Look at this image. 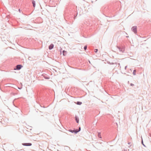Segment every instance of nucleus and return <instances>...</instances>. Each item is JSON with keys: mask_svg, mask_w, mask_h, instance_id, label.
<instances>
[{"mask_svg": "<svg viewBox=\"0 0 151 151\" xmlns=\"http://www.w3.org/2000/svg\"><path fill=\"white\" fill-rule=\"evenodd\" d=\"M22 145L24 146H31L32 145V144L30 143H22Z\"/></svg>", "mask_w": 151, "mask_h": 151, "instance_id": "39448f33", "label": "nucleus"}, {"mask_svg": "<svg viewBox=\"0 0 151 151\" xmlns=\"http://www.w3.org/2000/svg\"><path fill=\"white\" fill-rule=\"evenodd\" d=\"M131 142H129L128 143V144L129 145H130V144H131Z\"/></svg>", "mask_w": 151, "mask_h": 151, "instance_id": "5701e85b", "label": "nucleus"}, {"mask_svg": "<svg viewBox=\"0 0 151 151\" xmlns=\"http://www.w3.org/2000/svg\"><path fill=\"white\" fill-rule=\"evenodd\" d=\"M19 12H20V13L21 12V10H20V9H19Z\"/></svg>", "mask_w": 151, "mask_h": 151, "instance_id": "4be33fe9", "label": "nucleus"}, {"mask_svg": "<svg viewBox=\"0 0 151 151\" xmlns=\"http://www.w3.org/2000/svg\"><path fill=\"white\" fill-rule=\"evenodd\" d=\"M62 50V49L61 48V49L60 50V52H61Z\"/></svg>", "mask_w": 151, "mask_h": 151, "instance_id": "412c9836", "label": "nucleus"}, {"mask_svg": "<svg viewBox=\"0 0 151 151\" xmlns=\"http://www.w3.org/2000/svg\"><path fill=\"white\" fill-rule=\"evenodd\" d=\"M68 131L70 132H71L72 133H74L75 134H76L78 132H79V131H76V129H74L73 130L69 129L68 130Z\"/></svg>", "mask_w": 151, "mask_h": 151, "instance_id": "7ed1b4c3", "label": "nucleus"}, {"mask_svg": "<svg viewBox=\"0 0 151 151\" xmlns=\"http://www.w3.org/2000/svg\"><path fill=\"white\" fill-rule=\"evenodd\" d=\"M149 136H150V137H151V134H149Z\"/></svg>", "mask_w": 151, "mask_h": 151, "instance_id": "b1692460", "label": "nucleus"}, {"mask_svg": "<svg viewBox=\"0 0 151 151\" xmlns=\"http://www.w3.org/2000/svg\"><path fill=\"white\" fill-rule=\"evenodd\" d=\"M98 137L99 138H101V136L100 133H98Z\"/></svg>", "mask_w": 151, "mask_h": 151, "instance_id": "ddd939ff", "label": "nucleus"}, {"mask_svg": "<svg viewBox=\"0 0 151 151\" xmlns=\"http://www.w3.org/2000/svg\"><path fill=\"white\" fill-rule=\"evenodd\" d=\"M76 15H74V19H75L76 18V17L77 14H78V12H77V7H76Z\"/></svg>", "mask_w": 151, "mask_h": 151, "instance_id": "1a4fd4ad", "label": "nucleus"}, {"mask_svg": "<svg viewBox=\"0 0 151 151\" xmlns=\"http://www.w3.org/2000/svg\"><path fill=\"white\" fill-rule=\"evenodd\" d=\"M130 85L132 86H134V85L133 84H132V83H131Z\"/></svg>", "mask_w": 151, "mask_h": 151, "instance_id": "a211bd4d", "label": "nucleus"}, {"mask_svg": "<svg viewBox=\"0 0 151 151\" xmlns=\"http://www.w3.org/2000/svg\"><path fill=\"white\" fill-rule=\"evenodd\" d=\"M98 51V50L97 49H95L94 50V52H97Z\"/></svg>", "mask_w": 151, "mask_h": 151, "instance_id": "dca6fc26", "label": "nucleus"}, {"mask_svg": "<svg viewBox=\"0 0 151 151\" xmlns=\"http://www.w3.org/2000/svg\"><path fill=\"white\" fill-rule=\"evenodd\" d=\"M127 68V66H125V68H124L125 69V70Z\"/></svg>", "mask_w": 151, "mask_h": 151, "instance_id": "aec40b11", "label": "nucleus"}, {"mask_svg": "<svg viewBox=\"0 0 151 151\" xmlns=\"http://www.w3.org/2000/svg\"><path fill=\"white\" fill-rule=\"evenodd\" d=\"M75 119L76 121V122L77 123H78L79 122V118L76 115L75 117Z\"/></svg>", "mask_w": 151, "mask_h": 151, "instance_id": "423d86ee", "label": "nucleus"}, {"mask_svg": "<svg viewBox=\"0 0 151 151\" xmlns=\"http://www.w3.org/2000/svg\"><path fill=\"white\" fill-rule=\"evenodd\" d=\"M76 131H78L79 130V131H80V130H81V127H79L78 129H76Z\"/></svg>", "mask_w": 151, "mask_h": 151, "instance_id": "f3484780", "label": "nucleus"}, {"mask_svg": "<svg viewBox=\"0 0 151 151\" xmlns=\"http://www.w3.org/2000/svg\"><path fill=\"white\" fill-rule=\"evenodd\" d=\"M131 30L134 33L136 34L137 33V27L136 26H133L132 27Z\"/></svg>", "mask_w": 151, "mask_h": 151, "instance_id": "f03ea898", "label": "nucleus"}, {"mask_svg": "<svg viewBox=\"0 0 151 151\" xmlns=\"http://www.w3.org/2000/svg\"><path fill=\"white\" fill-rule=\"evenodd\" d=\"M22 67V66L21 65H17L16 66V70H19Z\"/></svg>", "mask_w": 151, "mask_h": 151, "instance_id": "20e7f679", "label": "nucleus"}, {"mask_svg": "<svg viewBox=\"0 0 151 151\" xmlns=\"http://www.w3.org/2000/svg\"><path fill=\"white\" fill-rule=\"evenodd\" d=\"M67 52L65 50H63V55L64 56H65Z\"/></svg>", "mask_w": 151, "mask_h": 151, "instance_id": "9d476101", "label": "nucleus"}, {"mask_svg": "<svg viewBox=\"0 0 151 151\" xmlns=\"http://www.w3.org/2000/svg\"><path fill=\"white\" fill-rule=\"evenodd\" d=\"M87 45H85L84 47V50H86L87 48Z\"/></svg>", "mask_w": 151, "mask_h": 151, "instance_id": "2eb2a0df", "label": "nucleus"}, {"mask_svg": "<svg viewBox=\"0 0 151 151\" xmlns=\"http://www.w3.org/2000/svg\"><path fill=\"white\" fill-rule=\"evenodd\" d=\"M117 48L118 49L120 52L122 53L124 52V48L123 47H120L117 46Z\"/></svg>", "mask_w": 151, "mask_h": 151, "instance_id": "f257e3e1", "label": "nucleus"}, {"mask_svg": "<svg viewBox=\"0 0 151 151\" xmlns=\"http://www.w3.org/2000/svg\"><path fill=\"white\" fill-rule=\"evenodd\" d=\"M54 47V45L53 44H51L49 46V49L51 50Z\"/></svg>", "mask_w": 151, "mask_h": 151, "instance_id": "0eeeda50", "label": "nucleus"}, {"mask_svg": "<svg viewBox=\"0 0 151 151\" xmlns=\"http://www.w3.org/2000/svg\"><path fill=\"white\" fill-rule=\"evenodd\" d=\"M141 143H142V144L144 146L146 147V146L143 143V139H142H142Z\"/></svg>", "mask_w": 151, "mask_h": 151, "instance_id": "4468645a", "label": "nucleus"}, {"mask_svg": "<svg viewBox=\"0 0 151 151\" xmlns=\"http://www.w3.org/2000/svg\"><path fill=\"white\" fill-rule=\"evenodd\" d=\"M32 4H33V6L35 7V1L33 0L32 1Z\"/></svg>", "mask_w": 151, "mask_h": 151, "instance_id": "6e6552de", "label": "nucleus"}, {"mask_svg": "<svg viewBox=\"0 0 151 151\" xmlns=\"http://www.w3.org/2000/svg\"><path fill=\"white\" fill-rule=\"evenodd\" d=\"M82 104V102H81V101H77V102L76 103V104H78V105H81Z\"/></svg>", "mask_w": 151, "mask_h": 151, "instance_id": "9b49d317", "label": "nucleus"}, {"mask_svg": "<svg viewBox=\"0 0 151 151\" xmlns=\"http://www.w3.org/2000/svg\"><path fill=\"white\" fill-rule=\"evenodd\" d=\"M45 78L47 79H49V78L48 77H45Z\"/></svg>", "mask_w": 151, "mask_h": 151, "instance_id": "6ab92c4d", "label": "nucleus"}, {"mask_svg": "<svg viewBox=\"0 0 151 151\" xmlns=\"http://www.w3.org/2000/svg\"><path fill=\"white\" fill-rule=\"evenodd\" d=\"M136 70H133V74L134 75H136Z\"/></svg>", "mask_w": 151, "mask_h": 151, "instance_id": "f8f14e48", "label": "nucleus"}]
</instances>
